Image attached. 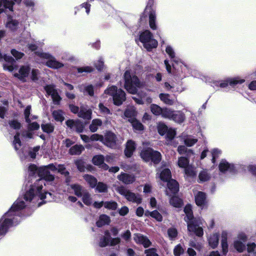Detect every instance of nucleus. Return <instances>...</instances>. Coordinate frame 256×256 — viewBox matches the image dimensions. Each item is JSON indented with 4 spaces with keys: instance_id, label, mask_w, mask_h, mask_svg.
Listing matches in <instances>:
<instances>
[{
    "instance_id": "1",
    "label": "nucleus",
    "mask_w": 256,
    "mask_h": 256,
    "mask_svg": "<svg viewBox=\"0 0 256 256\" xmlns=\"http://www.w3.org/2000/svg\"><path fill=\"white\" fill-rule=\"evenodd\" d=\"M28 172L30 175H34L37 173L40 178L34 185L30 186L24 195V198L26 201H31L34 196H39L41 200L46 199V202H50L52 200V194L50 192H46L43 194L41 192L43 184H44V180L51 182L54 180V176L51 174L47 167H42L38 168L36 166L30 164L28 167Z\"/></svg>"
},
{
    "instance_id": "2",
    "label": "nucleus",
    "mask_w": 256,
    "mask_h": 256,
    "mask_svg": "<svg viewBox=\"0 0 256 256\" xmlns=\"http://www.w3.org/2000/svg\"><path fill=\"white\" fill-rule=\"evenodd\" d=\"M25 207L24 202L18 200L12 206L10 210L0 220V236L4 235L8 228L12 226V221L8 217L12 216V212L20 210Z\"/></svg>"
},
{
    "instance_id": "3",
    "label": "nucleus",
    "mask_w": 256,
    "mask_h": 256,
    "mask_svg": "<svg viewBox=\"0 0 256 256\" xmlns=\"http://www.w3.org/2000/svg\"><path fill=\"white\" fill-rule=\"evenodd\" d=\"M184 212L186 214L185 220L188 224V229L190 232H194L196 236H201L203 235V230L200 225L202 224V220H196L194 219L192 207L190 205L186 206L184 209Z\"/></svg>"
},
{
    "instance_id": "4",
    "label": "nucleus",
    "mask_w": 256,
    "mask_h": 256,
    "mask_svg": "<svg viewBox=\"0 0 256 256\" xmlns=\"http://www.w3.org/2000/svg\"><path fill=\"white\" fill-rule=\"evenodd\" d=\"M125 89L130 93L134 94L137 92V88H140L142 84L140 82L138 77L132 75L128 70L124 74Z\"/></svg>"
},
{
    "instance_id": "5",
    "label": "nucleus",
    "mask_w": 256,
    "mask_h": 256,
    "mask_svg": "<svg viewBox=\"0 0 256 256\" xmlns=\"http://www.w3.org/2000/svg\"><path fill=\"white\" fill-rule=\"evenodd\" d=\"M104 94L112 96L114 103L117 106L121 105L126 100V94L121 89H118L117 87L112 86L108 87L104 91Z\"/></svg>"
},
{
    "instance_id": "6",
    "label": "nucleus",
    "mask_w": 256,
    "mask_h": 256,
    "mask_svg": "<svg viewBox=\"0 0 256 256\" xmlns=\"http://www.w3.org/2000/svg\"><path fill=\"white\" fill-rule=\"evenodd\" d=\"M140 156L145 162L151 160L156 164H158L162 158L160 152L150 148L143 149L140 152Z\"/></svg>"
},
{
    "instance_id": "7",
    "label": "nucleus",
    "mask_w": 256,
    "mask_h": 256,
    "mask_svg": "<svg viewBox=\"0 0 256 256\" xmlns=\"http://www.w3.org/2000/svg\"><path fill=\"white\" fill-rule=\"evenodd\" d=\"M140 39L144 47L148 50L156 48L158 46L157 41L152 38V34L148 30H146L141 34Z\"/></svg>"
},
{
    "instance_id": "8",
    "label": "nucleus",
    "mask_w": 256,
    "mask_h": 256,
    "mask_svg": "<svg viewBox=\"0 0 256 256\" xmlns=\"http://www.w3.org/2000/svg\"><path fill=\"white\" fill-rule=\"evenodd\" d=\"M116 191L129 202L140 204L142 202V197L139 194L132 192L124 186H119L116 188Z\"/></svg>"
},
{
    "instance_id": "9",
    "label": "nucleus",
    "mask_w": 256,
    "mask_h": 256,
    "mask_svg": "<svg viewBox=\"0 0 256 256\" xmlns=\"http://www.w3.org/2000/svg\"><path fill=\"white\" fill-rule=\"evenodd\" d=\"M38 55L42 58L48 60L46 62V66L53 68H58L64 66V64L56 60L52 56L49 54L38 53Z\"/></svg>"
},
{
    "instance_id": "10",
    "label": "nucleus",
    "mask_w": 256,
    "mask_h": 256,
    "mask_svg": "<svg viewBox=\"0 0 256 256\" xmlns=\"http://www.w3.org/2000/svg\"><path fill=\"white\" fill-rule=\"evenodd\" d=\"M44 90L46 93L52 96L54 104H58L62 100L61 97L58 94L57 90L54 85H48L44 87Z\"/></svg>"
},
{
    "instance_id": "11",
    "label": "nucleus",
    "mask_w": 256,
    "mask_h": 256,
    "mask_svg": "<svg viewBox=\"0 0 256 256\" xmlns=\"http://www.w3.org/2000/svg\"><path fill=\"white\" fill-rule=\"evenodd\" d=\"M117 138L112 132H108L106 133L104 138L103 143L110 148H114L117 144Z\"/></svg>"
},
{
    "instance_id": "12",
    "label": "nucleus",
    "mask_w": 256,
    "mask_h": 256,
    "mask_svg": "<svg viewBox=\"0 0 256 256\" xmlns=\"http://www.w3.org/2000/svg\"><path fill=\"white\" fill-rule=\"evenodd\" d=\"M167 182L168 190H166V194L170 196L172 194L176 193L179 190L178 182L176 180L172 179L169 180Z\"/></svg>"
},
{
    "instance_id": "13",
    "label": "nucleus",
    "mask_w": 256,
    "mask_h": 256,
    "mask_svg": "<svg viewBox=\"0 0 256 256\" xmlns=\"http://www.w3.org/2000/svg\"><path fill=\"white\" fill-rule=\"evenodd\" d=\"M22 0H0V14L2 12L4 8H8L10 10H12L14 2L20 3Z\"/></svg>"
},
{
    "instance_id": "14",
    "label": "nucleus",
    "mask_w": 256,
    "mask_h": 256,
    "mask_svg": "<svg viewBox=\"0 0 256 256\" xmlns=\"http://www.w3.org/2000/svg\"><path fill=\"white\" fill-rule=\"evenodd\" d=\"M134 239L136 243L142 244L145 248H148L151 244L150 240L146 236L140 234H134Z\"/></svg>"
},
{
    "instance_id": "15",
    "label": "nucleus",
    "mask_w": 256,
    "mask_h": 256,
    "mask_svg": "<svg viewBox=\"0 0 256 256\" xmlns=\"http://www.w3.org/2000/svg\"><path fill=\"white\" fill-rule=\"evenodd\" d=\"M118 178L123 183L128 184L135 181V177L134 175L122 173L118 176Z\"/></svg>"
},
{
    "instance_id": "16",
    "label": "nucleus",
    "mask_w": 256,
    "mask_h": 256,
    "mask_svg": "<svg viewBox=\"0 0 256 256\" xmlns=\"http://www.w3.org/2000/svg\"><path fill=\"white\" fill-rule=\"evenodd\" d=\"M30 68L28 66H22L19 70L18 73H15L14 76L20 80H24L28 75Z\"/></svg>"
},
{
    "instance_id": "17",
    "label": "nucleus",
    "mask_w": 256,
    "mask_h": 256,
    "mask_svg": "<svg viewBox=\"0 0 256 256\" xmlns=\"http://www.w3.org/2000/svg\"><path fill=\"white\" fill-rule=\"evenodd\" d=\"M136 149V144L132 140L127 142L126 147L124 150L125 155L128 157H130Z\"/></svg>"
},
{
    "instance_id": "18",
    "label": "nucleus",
    "mask_w": 256,
    "mask_h": 256,
    "mask_svg": "<svg viewBox=\"0 0 256 256\" xmlns=\"http://www.w3.org/2000/svg\"><path fill=\"white\" fill-rule=\"evenodd\" d=\"M92 112L91 110L87 109L84 106H81L80 110L78 113V116L84 120H90L92 118Z\"/></svg>"
},
{
    "instance_id": "19",
    "label": "nucleus",
    "mask_w": 256,
    "mask_h": 256,
    "mask_svg": "<svg viewBox=\"0 0 256 256\" xmlns=\"http://www.w3.org/2000/svg\"><path fill=\"white\" fill-rule=\"evenodd\" d=\"M244 82V80L243 79H240L238 78H229L227 80L226 82H222L220 84V86L221 88H225L228 85V83L230 84V86H234L238 84H242Z\"/></svg>"
},
{
    "instance_id": "20",
    "label": "nucleus",
    "mask_w": 256,
    "mask_h": 256,
    "mask_svg": "<svg viewBox=\"0 0 256 256\" xmlns=\"http://www.w3.org/2000/svg\"><path fill=\"white\" fill-rule=\"evenodd\" d=\"M104 157L102 155L94 156L92 158V162L95 165L98 166L105 170L108 168V166L104 164Z\"/></svg>"
},
{
    "instance_id": "21",
    "label": "nucleus",
    "mask_w": 256,
    "mask_h": 256,
    "mask_svg": "<svg viewBox=\"0 0 256 256\" xmlns=\"http://www.w3.org/2000/svg\"><path fill=\"white\" fill-rule=\"evenodd\" d=\"M3 59L6 62H8L10 64H3L4 69V70H7L10 72H12L14 69V67L12 65V63L14 62V60L11 56H8L6 55H4L3 56Z\"/></svg>"
},
{
    "instance_id": "22",
    "label": "nucleus",
    "mask_w": 256,
    "mask_h": 256,
    "mask_svg": "<svg viewBox=\"0 0 256 256\" xmlns=\"http://www.w3.org/2000/svg\"><path fill=\"white\" fill-rule=\"evenodd\" d=\"M172 120L178 123H182L185 120L184 114L181 111H174Z\"/></svg>"
},
{
    "instance_id": "23",
    "label": "nucleus",
    "mask_w": 256,
    "mask_h": 256,
    "mask_svg": "<svg viewBox=\"0 0 256 256\" xmlns=\"http://www.w3.org/2000/svg\"><path fill=\"white\" fill-rule=\"evenodd\" d=\"M206 194L204 193L199 192L195 196V200L198 206H202L206 202Z\"/></svg>"
},
{
    "instance_id": "24",
    "label": "nucleus",
    "mask_w": 256,
    "mask_h": 256,
    "mask_svg": "<svg viewBox=\"0 0 256 256\" xmlns=\"http://www.w3.org/2000/svg\"><path fill=\"white\" fill-rule=\"evenodd\" d=\"M102 125V121L100 119H94L92 120L91 124L89 126L90 130L91 132H94L97 131L99 126Z\"/></svg>"
},
{
    "instance_id": "25",
    "label": "nucleus",
    "mask_w": 256,
    "mask_h": 256,
    "mask_svg": "<svg viewBox=\"0 0 256 256\" xmlns=\"http://www.w3.org/2000/svg\"><path fill=\"white\" fill-rule=\"evenodd\" d=\"M84 150V147L82 145L76 144L70 149L69 152L72 155H79Z\"/></svg>"
},
{
    "instance_id": "26",
    "label": "nucleus",
    "mask_w": 256,
    "mask_h": 256,
    "mask_svg": "<svg viewBox=\"0 0 256 256\" xmlns=\"http://www.w3.org/2000/svg\"><path fill=\"white\" fill-rule=\"evenodd\" d=\"M110 222V217L106 214L101 215L98 220L96 222V226L98 227L102 226L105 224H108Z\"/></svg>"
},
{
    "instance_id": "27",
    "label": "nucleus",
    "mask_w": 256,
    "mask_h": 256,
    "mask_svg": "<svg viewBox=\"0 0 256 256\" xmlns=\"http://www.w3.org/2000/svg\"><path fill=\"white\" fill-rule=\"evenodd\" d=\"M160 178L164 182H168L171 180V172L168 168L164 169L160 174Z\"/></svg>"
},
{
    "instance_id": "28",
    "label": "nucleus",
    "mask_w": 256,
    "mask_h": 256,
    "mask_svg": "<svg viewBox=\"0 0 256 256\" xmlns=\"http://www.w3.org/2000/svg\"><path fill=\"white\" fill-rule=\"evenodd\" d=\"M70 187L74 190V194L78 196H82L83 192L86 190L81 186L78 184H72Z\"/></svg>"
},
{
    "instance_id": "29",
    "label": "nucleus",
    "mask_w": 256,
    "mask_h": 256,
    "mask_svg": "<svg viewBox=\"0 0 256 256\" xmlns=\"http://www.w3.org/2000/svg\"><path fill=\"white\" fill-rule=\"evenodd\" d=\"M18 24V21L9 18L6 24V27L13 31L16 30Z\"/></svg>"
},
{
    "instance_id": "30",
    "label": "nucleus",
    "mask_w": 256,
    "mask_h": 256,
    "mask_svg": "<svg viewBox=\"0 0 256 256\" xmlns=\"http://www.w3.org/2000/svg\"><path fill=\"white\" fill-rule=\"evenodd\" d=\"M209 244L212 248H216L218 243V236L216 234L212 235L208 239Z\"/></svg>"
},
{
    "instance_id": "31",
    "label": "nucleus",
    "mask_w": 256,
    "mask_h": 256,
    "mask_svg": "<svg viewBox=\"0 0 256 256\" xmlns=\"http://www.w3.org/2000/svg\"><path fill=\"white\" fill-rule=\"evenodd\" d=\"M84 178L92 188H94L96 186L97 180L92 176L86 174L84 176Z\"/></svg>"
},
{
    "instance_id": "32",
    "label": "nucleus",
    "mask_w": 256,
    "mask_h": 256,
    "mask_svg": "<svg viewBox=\"0 0 256 256\" xmlns=\"http://www.w3.org/2000/svg\"><path fill=\"white\" fill-rule=\"evenodd\" d=\"M52 116L56 121L62 122L64 120V112L60 110H54L52 112Z\"/></svg>"
},
{
    "instance_id": "33",
    "label": "nucleus",
    "mask_w": 256,
    "mask_h": 256,
    "mask_svg": "<svg viewBox=\"0 0 256 256\" xmlns=\"http://www.w3.org/2000/svg\"><path fill=\"white\" fill-rule=\"evenodd\" d=\"M160 98L166 104L172 105L174 104V100L170 98V96L168 94H160Z\"/></svg>"
},
{
    "instance_id": "34",
    "label": "nucleus",
    "mask_w": 256,
    "mask_h": 256,
    "mask_svg": "<svg viewBox=\"0 0 256 256\" xmlns=\"http://www.w3.org/2000/svg\"><path fill=\"white\" fill-rule=\"evenodd\" d=\"M136 114V112L133 107L127 108L124 112V116L126 117L129 118L128 119H135Z\"/></svg>"
},
{
    "instance_id": "35",
    "label": "nucleus",
    "mask_w": 256,
    "mask_h": 256,
    "mask_svg": "<svg viewBox=\"0 0 256 256\" xmlns=\"http://www.w3.org/2000/svg\"><path fill=\"white\" fill-rule=\"evenodd\" d=\"M82 202L85 204L90 206L92 204V199L91 198L90 195L86 190L83 192V194H82Z\"/></svg>"
},
{
    "instance_id": "36",
    "label": "nucleus",
    "mask_w": 256,
    "mask_h": 256,
    "mask_svg": "<svg viewBox=\"0 0 256 256\" xmlns=\"http://www.w3.org/2000/svg\"><path fill=\"white\" fill-rule=\"evenodd\" d=\"M149 24L150 28L152 30L156 29V14L154 12H151L149 14Z\"/></svg>"
},
{
    "instance_id": "37",
    "label": "nucleus",
    "mask_w": 256,
    "mask_h": 256,
    "mask_svg": "<svg viewBox=\"0 0 256 256\" xmlns=\"http://www.w3.org/2000/svg\"><path fill=\"white\" fill-rule=\"evenodd\" d=\"M150 109L152 112L155 116H160L162 110V108L156 104H151Z\"/></svg>"
},
{
    "instance_id": "38",
    "label": "nucleus",
    "mask_w": 256,
    "mask_h": 256,
    "mask_svg": "<svg viewBox=\"0 0 256 256\" xmlns=\"http://www.w3.org/2000/svg\"><path fill=\"white\" fill-rule=\"evenodd\" d=\"M128 121L131 123L132 127L136 130H143L142 124L135 119H128Z\"/></svg>"
},
{
    "instance_id": "39",
    "label": "nucleus",
    "mask_w": 256,
    "mask_h": 256,
    "mask_svg": "<svg viewBox=\"0 0 256 256\" xmlns=\"http://www.w3.org/2000/svg\"><path fill=\"white\" fill-rule=\"evenodd\" d=\"M174 111L167 108H164L162 110L161 116L164 118H167L172 120Z\"/></svg>"
},
{
    "instance_id": "40",
    "label": "nucleus",
    "mask_w": 256,
    "mask_h": 256,
    "mask_svg": "<svg viewBox=\"0 0 256 256\" xmlns=\"http://www.w3.org/2000/svg\"><path fill=\"white\" fill-rule=\"evenodd\" d=\"M188 164V160L184 157H180L178 160V164L180 168H186L189 166Z\"/></svg>"
},
{
    "instance_id": "41",
    "label": "nucleus",
    "mask_w": 256,
    "mask_h": 256,
    "mask_svg": "<svg viewBox=\"0 0 256 256\" xmlns=\"http://www.w3.org/2000/svg\"><path fill=\"white\" fill-rule=\"evenodd\" d=\"M170 202V204L176 208H180L182 206V200L176 196L171 198Z\"/></svg>"
},
{
    "instance_id": "42",
    "label": "nucleus",
    "mask_w": 256,
    "mask_h": 256,
    "mask_svg": "<svg viewBox=\"0 0 256 256\" xmlns=\"http://www.w3.org/2000/svg\"><path fill=\"white\" fill-rule=\"evenodd\" d=\"M104 207L109 210H115L118 208V204L114 201L105 202Z\"/></svg>"
},
{
    "instance_id": "43",
    "label": "nucleus",
    "mask_w": 256,
    "mask_h": 256,
    "mask_svg": "<svg viewBox=\"0 0 256 256\" xmlns=\"http://www.w3.org/2000/svg\"><path fill=\"white\" fill-rule=\"evenodd\" d=\"M178 151L180 154H186L187 156H190V154H193V152L192 150L188 149L184 146H180L178 148Z\"/></svg>"
},
{
    "instance_id": "44",
    "label": "nucleus",
    "mask_w": 256,
    "mask_h": 256,
    "mask_svg": "<svg viewBox=\"0 0 256 256\" xmlns=\"http://www.w3.org/2000/svg\"><path fill=\"white\" fill-rule=\"evenodd\" d=\"M219 168L220 172H224L226 170L230 169V165L226 160H222L220 164Z\"/></svg>"
},
{
    "instance_id": "45",
    "label": "nucleus",
    "mask_w": 256,
    "mask_h": 256,
    "mask_svg": "<svg viewBox=\"0 0 256 256\" xmlns=\"http://www.w3.org/2000/svg\"><path fill=\"white\" fill-rule=\"evenodd\" d=\"M41 127L42 130L47 133L52 132L54 130V126L50 124H42Z\"/></svg>"
},
{
    "instance_id": "46",
    "label": "nucleus",
    "mask_w": 256,
    "mask_h": 256,
    "mask_svg": "<svg viewBox=\"0 0 256 256\" xmlns=\"http://www.w3.org/2000/svg\"><path fill=\"white\" fill-rule=\"evenodd\" d=\"M234 246L235 248L239 252H242L244 249L245 246L243 242L239 240H236L234 242Z\"/></svg>"
},
{
    "instance_id": "47",
    "label": "nucleus",
    "mask_w": 256,
    "mask_h": 256,
    "mask_svg": "<svg viewBox=\"0 0 256 256\" xmlns=\"http://www.w3.org/2000/svg\"><path fill=\"white\" fill-rule=\"evenodd\" d=\"M198 178L200 182H206L210 179V176L206 171L202 170L200 173Z\"/></svg>"
},
{
    "instance_id": "48",
    "label": "nucleus",
    "mask_w": 256,
    "mask_h": 256,
    "mask_svg": "<svg viewBox=\"0 0 256 256\" xmlns=\"http://www.w3.org/2000/svg\"><path fill=\"white\" fill-rule=\"evenodd\" d=\"M96 186V190L99 192H106L108 186L107 185L103 182H98Z\"/></svg>"
},
{
    "instance_id": "49",
    "label": "nucleus",
    "mask_w": 256,
    "mask_h": 256,
    "mask_svg": "<svg viewBox=\"0 0 256 256\" xmlns=\"http://www.w3.org/2000/svg\"><path fill=\"white\" fill-rule=\"evenodd\" d=\"M20 134L17 133L14 136V140L13 142V144L14 145V148L16 150H18V148L21 146V142L19 138Z\"/></svg>"
},
{
    "instance_id": "50",
    "label": "nucleus",
    "mask_w": 256,
    "mask_h": 256,
    "mask_svg": "<svg viewBox=\"0 0 256 256\" xmlns=\"http://www.w3.org/2000/svg\"><path fill=\"white\" fill-rule=\"evenodd\" d=\"M98 108L100 112L104 115H108L111 114L110 110L106 107L102 103H100L98 104Z\"/></svg>"
},
{
    "instance_id": "51",
    "label": "nucleus",
    "mask_w": 256,
    "mask_h": 256,
    "mask_svg": "<svg viewBox=\"0 0 256 256\" xmlns=\"http://www.w3.org/2000/svg\"><path fill=\"white\" fill-rule=\"evenodd\" d=\"M75 164L78 170L80 172H84L86 168L84 162L82 160H78L75 162Z\"/></svg>"
},
{
    "instance_id": "52",
    "label": "nucleus",
    "mask_w": 256,
    "mask_h": 256,
    "mask_svg": "<svg viewBox=\"0 0 256 256\" xmlns=\"http://www.w3.org/2000/svg\"><path fill=\"white\" fill-rule=\"evenodd\" d=\"M185 173L188 176H194L196 175L194 168L188 166L185 168Z\"/></svg>"
},
{
    "instance_id": "53",
    "label": "nucleus",
    "mask_w": 256,
    "mask_h": 256,
    "mask_svg": "<svg viewBox=\"0 0 256 256\" xmlns=\"http://www.w3.org/2000/svg\"><path fill=\"white\" fill-rule=\"evenodd\" d=\"M184 252V250L180 244L176 246L174 250V254L175 256H180Z\"/></svg>"
},
{
    "instance_id": "54",
    "label": "nucleus",
    "mask_w": 256,
    "mask_h": 256,
    "mask_svg": "<svg viewBox=\"0 0 256 256\" xmlns=\"http://www.w3.org/2000/svg\"><path fill=\"white\" fill-rule=\"evenodd\" d=\"M150 216L158 222L162 220V216L157 210H154L150 213Z\"/></svg>"
},
{
    "instance_id": "55",
    "label": "nucleus",
    "mask_w": 256,
    "mask_h": 256,
    "mask_svg": "<svg viewBox=\"0 0 256 256\" xmlns=\"http://www.w3.org/2000/svg\"><path fill=\"white\" fill-rule=\"evenodd\" d=\"M90 141H98L99 140L103 142H104V136L102 135H100L98 134H92L90 136Z\"/></svg>"
},
{
    "instance_id": "56",
    "label": "nucleus",
    "mask_w": 256,
    "mask_h": 256,
    "mask_svg": "<svg viewBox=\"0 0 256 256\" xmlns=\"http://www.w3.org/2000/svg\"><path fill=\"white\" fill-rule=\"evenodd\" d=\"M31 106H26L25 109L24 114L25 116L26 121L27 123H29L31 122V120L29 118Z\"/></svg>"
},
{
    "instance_id": "57",
    "label": "nucleus",
    "mask_w": 256,
    "mask_h": 256,
    "mask_svg": "<svg viewBox=\"0 0 256 256\" xmlns=\"http://www.w3.org/2000/svg\"><path fill=\"white\" fill-rule=\"evenodd\" d=\"M198 140L192 138H188L184 140V144L188 146H192L197 142Z\"/></svg>"
},
{
    "instance_id": "58",
    "label": "nucleus",
    "mask_w": 256,
    "mask_h": 256,
    "mask_svg": "<svg viewBox=\"0 0 256 256\" xmlns=\"http://www.w3.org/2000/svg\"><path fill=\"white\" fill-rule=\"evenodd\" d=\"M168 236L172 239L175 238L178 235L177 230L174 228H169L168 230Z\"/></svg>"
},
{
    "instance_id": "59",
    "label": "nucleus",
    "mask_w": 256,
    "mask_h": 256,
    "mask_svg": "<svg viewBox=\"0 0 256 256\" xmlns=\"http://www.w3.org/2000/svg\"><path fill=\"white\" fill-rule=\"evenodd\" d=\"M77 124L75 125L74 130L78 132H82L83 131L84 126L80 120H76Z\"/></svg>"
},
{
    "instance_id": "60",
    "label": "nucleus",
    "mask_w": 256,
    "mask_h": 256,
    "mask_svg": "<svg viewBox=\"0 0 256 256\" xmlns=\"http://www.w3.org/2000/svg\"><path fill=\"white\" fill-rule=\"evenodd\" d=\"M168 130L167 126L164 124H160L158 126V132L161 135L164 134Z\"/></svg>"
},
{
    "instance_id": "61",
    "label": "nucleus",
    "mask_w": 256,
    "mask_h": 256,
    "mask_svg": "<svg viewBox=\"0 0 256 256\" xmlns=\"http://www.w3.org/2000/svg\"><path fill=\"white\" fill-rule=\"evenodd\" d=\"M221 152L218 149H214L212 151V162L213 163L215 162L216 159L218 156L220 154Z\"/></svg>"
},
{
    "instance_id": "62",
    "label": "nucleus",
    "mask_w": 256,
    "mask_h": 256,
    "mask_svg": "<svg viewBox=\"0 0 256 256\" xmlns=\"http://www.w3.org/2000/svg\"><path fill=\"white\" fill-rule=\"evenodd\" d=\"M109 242V238L107 237L104 236L100 238L99 242V246L101 247L106 246Z\"/></svg>"
},
{
    "instance_id": "63",
    "label": "nucleus",
    "mask_w": 256,
    "mask_h": 256,
    "mask_svg": "<svg viewBox=\"0 0 256 256\" xmlns=\"http://www.w3.org/2000/svg\"><path fill=\"white\" fill-rule=\"evenodd\" d=\"M28 128L29 130H38L40 128V125L36 122H30L28 123Z\"/></svg>"
},
{
    "instance_id": "64",
    "label": "nucleus",
    "mask_w": 256,
    "mask_h": 256,
    "mask_svg": "<svg viewBox=\"0 0 256 256\" xmlns=\"http://www.w3.org/2000/svg\"><path fill=\"white\" fill-rule=\"evenodd\" d=\"M146 256H158L154 248H150L145 250Z\"/></svg>"
}]
</instances>
